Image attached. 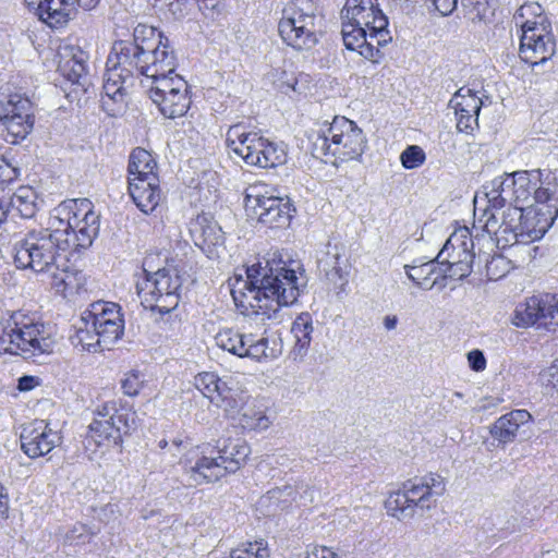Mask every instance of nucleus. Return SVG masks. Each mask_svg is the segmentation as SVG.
Wrapping results in <instances>:
<instances>
[{
	"label": "nucleus",
	"instance_id": "680f3d73",
	"mask_svg": "<svg viewBox=\"0 0 558 558\" xmlns=\"http://www.w3.org/2000/svg\"><path fill=\"white\" fill-rule=\"evenodd\" d=\"M117 507L108 504L101 507L98 511V518L100 521L108 523L112 518H116Z\"/></svg>",
	"mask_w": 558,
	"mask_h": 558
},
{
	"label": "nucleus",
	"instance_id": "2eb2a0df",
	"mask_svg": "<svg viewBox=\"0 0 558 558\" xmlns=\"http://www.w3.org/2000/svg\"><path fill=\"white\" fill-rule=\"evenodd\" d=\"M347 49L357 51L363 58L378 62L383 53L380 48L392 40L388 29V17L379 16L373 25L362 28H351L342 35Z\"/></svg>",
	"mask_w": 558,
	"mask_h": 558
},
{
	"label": "nucleus",
	"instance_id": "49530a36",
	"mask_svg": "<svg viewBox=\"0 0 558 558\" xmlns=\"http://www.w3.org/2000/svg\"><path fill=\"white\" fill-rule=\"evenodd\" d=\"M425 151L417 145L408 146L400 155L401 165L405 169H416L424 163Z\"/></svg>",
	"mask_w": 558,
	"mask_h": 558
},
{
	"label": "nucleus",
	"instance_id": "c85d7f7f",
	"mask_svg": "<svg viewBox=\"0 0 558 558\" xmlns=\"http://www.w3.org/2000/svg\"><path fill=\"white\" fill-rule=\"evenodd\" d=\"M511 181V174L505 173L483 185V191L488 202L486 215L489 210L502 209L507 205L514 204V192Z\"/></svg>",
	"mask_w": 558,
	"mask_h": 558
},
{
	"label": "nucleus",
	"instance_id": "9d476101",
	"mask_svg": "<svg viewBox=\"0 0 558 558\" xmlns=\"http://www.w3.org/2000/svg\"><path fill=\"white\" fill-rule=\"evenodd\" d=\"M226 143L230 151L241 157L248 166L267 169L287 161L283 145L268 141L258 132L246 131L243 123L229 128Z\"/></svg>",
	"mask_w": 558,
	"mask_h": 558
},
{
	"label": "nucleus",
	"instance_id": "2f4dec72",
	"mask_svg": "<svg viewBox=\"0 0 558 558\" xmlns=\"http://www.w3.org/2000/svg\"><path fill=\"white\" fill-rule=\"evenodd\" d=\"M313 331L314 326L312 315L308 312H303L298 315L291 327V332L295 338V343L291 351L294 360H303L307 354Z\"/></svg>",
	"mask_w": 558,
	"mask_h": 558
},
{
	"label": "nucleus",
	"instance_id": "4be33fe9",
	"mask_svg": "<svg viewBox=\"0 0 558 558\" xmlns=\"http://www.w3.org/2000/svg\"><path fill=\"white\" fill-rule=\"evenodd\" d=\"M40 20L51 28H60L69 23L76 7L86 11L95 9L100 0H43Z\"/></svg>",
	"mask_w": 558,
	"mask_h": 558
},
{
	"label": "nucleus",
	"instance_id": "0eeeda50",
	"mask_svg": "<svg viewBox=\"0 0 558 558\" xmlns=\"http://www.w3.org/2000/svg\"><path fill=\"white\" fill-rule=\"evenodd\" d=\"M367 140L356 123L345 117L336 116L330 123L316 132L313 141V155L335 157L340 162L357 160L364 154Z\"/></svg>",
	"mask_w": 558,
	"mask_h": 558
},
{
	"label": "nucleus",
	"instance_id": "79ce46f5",
	"mask_svg": "<svg viewBox=\"0 0 558 558\" xmlns=\"http://www.w3.org/2000/svg\"><path fill=\"white\" fill-rule=\"evenodd\" d=\"M298 492L291 485L283 487H276L269 489L265 496L262 497V505H274L276 508L283 509L296 499Z\"/></svg>",
	"mask_w": 558,
	"mask_h": 558
},
{
	"label": "nucleus",
	"instance_id": "3c124183",
	"mask_svg": "<svg viewBox=\"0 0 558 558\" xmlns=\"http://www.w3.org/2000/svg\"><path fill=\"white\" fill-rule=\"evenodd\" d=\"M21 175V168L0 156V184H11Z\"/></svg>",
	"mask_w": 558,
	"mask_h": 558
},
{
	"label": "nucleus",
	"instance_id": "5fc2aeb1",
	"mask_svg": "<svg viewBox=\"0 0 558 558\" xmlns=\"http://www.w3.org/2000/svg\"><path fill=\"white\" fill-rule=\"evenodd\" d=\"M539 378L544 386L558 388V359L539 373Z\"/></svg>",
	"mask_w": 558,
	"mask_h": 558
},
{
	"label": "nucleus",
	"instance_id": "8fccbe9b",
	"mask_svg": "<svg viewBox=\"0 0 558 558\" xmlns=\"http://www.w3.org/2000/svg\"><path fill=\"white\" fill-rule=\"evenodd\" d=\"M144 381V375L138 371H131L125 374V377L121 381L124 395L130 397L137 396L143 388Z\"/></svg>",
	"mask_w": 558,
	"mask_h": 558
},
{
	"label": "nucleus",
	"instance_id": "20e7f679",
	"mask_svg": "<svg viewBox=\"0 0 558 558\" xmlns=\"http://www.w3.org/2000/svg\"><path fill=\"white\" fill-rule=\"evenodd\" d=\"M53 349L54 340L35 318L17 312L0 322V353L37 362L36 357L49 355Z\"/></svg>",
	"mask_w": 558,
	"mask_h": 558
},
{
	"label": "nucleus",
	"instance_id": "0e129e2a",
	"mask_svg": "<svg viewBox=\"0 0 558 558\" xmlns=\"http://www.w3.org/2000/svg\"><path fill=\"white\" fill-rule=\"evenodd\" d=\"M25 3L29 9H33L36 11L37 15L40 17V14L43 12V0H24Z\"/></svg>",
	"mask_w": 558,
	"mask_h": 558
},
{
	"label": "nucleus",
	"instance_id": "864d4df0",
	"mask_svg": "<svg viewBox=\"0 0 558 558\" xmlns=\"http://www.w3.org/2000/svg\"><path fill=\"white\" fill-rule=\"evenodd\" d=\"M457 116V129L459 132L466 134L473 133L478 128V116L473 113H456Z\"/></svg>",
	"mask_w": 558,
	"mask_h": 558
},
{
	"label": "nucleus",
	"instance_id": "e2e57ef3",
	"mask_svg": "<svg viewBox=\"0 0 558 558\" xmlns=\"http://www.w3.org/2000/svg\"><path fill=\"white\" fill-rule=\"evenodd\" d=\"M37 385V379L34 376L24 375L19 378L17 389L20 391H29Z\"/></svg>",
	"mask_w": 558,
	"mask_h": 558
},
{
	"label": "nucleus",
	"instance_id": "a211bd4d",
	"mask_svg": "<svg viewBox=\"0 0 558 558\" xmlns=\"http://www.w3.org/2000/svg\"><path fill=\"white\" fill-rule=\"evenodd\" d=\"M245 208L252 219L268 228L289 226L292 218V205L289 199L277 196L251 195L245 196Z\"/></svg>",
	"mask_w": 558,
	"mask_h": 558
},
{
	"label": "nucleus",
	"instance_id": "c03bdc74",
	"mask_svg": "<svg viewBox=\"0 0 558 558\" xmlns=\"http://www.w3.org/2000/svg\"><path fill=\"white\" fill-rule=\"evenodd\" d=\"M238 412L241 414L240 422L245 428L266 429L269 426V421L262 411H255L252 408H241Z\"/></svg>",
	"mask_w": 558,
	"mask_h": 558
},
{
	"label": "nucleus",
	"instance_id": "72a5a7b5",
	"mask_svg": "<svg viewBox=\"0 0 558 558\" xmlns=\"http://www.w3.org/2000/svg\"><path fill=\"white\" fill-rule=\"evenodd\" d=\"M97 416H108L109 420L114 423L113 427L119 433L121 440L123 436L130 435L135 428V412L125 407L118 408L116 402L102 404L97 410Z\"/></svg>",
	"mask_w": 558,
	"mask_h": 558
},
{
	"label": "nucleus",
	"instance_id": "423d86ee",
	"mask_svg": "<svg viewBox=\"0 0 558 558\" xmlns=\"http://www.w3.org/2000/svg\"><path fill=\"white\" fill-rule=\"evenodd\" d=\"M83 326L76 338L87 351L109 350L123 335L124 318L122 308L113 302L98 301L82 314Z\"/></svg>",
	"mask_w": 558,
	"mask_h": 558
},
{
	"label": "nucleus",
	"instance_id": "bf43d9fd",
	"mask_svg": "<svg viewBox=\"0 0 558 558\" xmlns=\"http://www.w3.org/2000/svg\"><path fill=\"white\" fill-rule=\"evenodd\" d=\"M312 558H341L332 548L326 546H315L310 551Z\"/></svg>",
	"mask_w": 558,
	"mask_h": 558
},
{
	"label": "nucleus",
	"instance_id": "f257e3e1",
	"mask_svg": "<svg viewBox=\"0 0 558 558\" xmlns=\"http://www.w3.org/2000/svg\"><path fill=\"white\" fill-rule=\"evenodd\" d=\"M68 213L63 207H56L47 228L32 229L14 244L16 267L48 274L58 292L72 286L74 274L70 270V256L83 250L68 231L70 222L63 219Z\"/></svg>",
	"mask_w": 558,
	"mask_h": 558
},
{
	"label": "nucleus",
	"instance_id": "ddd939ff",
	"mask_svg": "<svg viewBox=\"0 0 558 558\" xmlns=\"http://www.w3.org/2000/svg\"><path fill=\"white\" fill-rule=\"evenodd\" d=\"M0 123L5 142L17 144L26 138L34 128L31 100L20 94H0Z\"/></svg>",
	"mask_w": 558,
	"mask_h": 558
},
{
	"label": "nucleus",
	"instance_id": "bb28decb",
	"mask_svg": "<svg viewBox=\"0 0 558 558\" xmlns=\"http://www.w3.org/2000/svg\"><path fill=\"white\" fill-rule=\"evenodd\" d=\"M195 388L210 402L230 404L232 389L214 372H202L194 377Z\"/></svg>",
	"mask_w": 558,
	"mask_h": 558
},
{
	"label": "nucleus",
	"instance_id": "6e6552de",
	"mask_svg": "<svg viewBox=\"0 0 558 558\" xmlns=\"http://www.w3.org/2000/svg\"><path fill=\"white\" fill-rule=\"evenodd\" d=\"M250 452V447L242 439L223 440L209 456L193 453L185 461V472L194 485L216 482L240 470Z\"/></svg>",
	"mask_w": 558,
	"mask_h": 558
},
{
	"label": "nucleus",
	"instance_id": "5701e85b",
	"mask_svg": "<svg viewBox=\"0 0 558 558\" xmlns=\"http://www.w3.org/2000/svg\"><path fill=\"white\" fill-rule=\"evenodd\" d=\"M88 56L81 49H71L69 54L62 57L59 71L62 76L76 86L75 92L87 93L92 86V77L87 68Z\"/></svg>",
	"mask_w": 558,
	"mask_h": 558
},
{
	"label": "nucleus",
	"instance_id": "4c0bfd02",
	"mask_svg": "<svg viewBox=\"0 0 558 558\" xmlns=\"http://www.w3.org/2000/svg\"><path fill=\"white\" fill-rule=\"evenodd\" d=\"M245 341H247L246 335L232 328L220 330L215 336V342L218 348L240 359H242L244 353Z\"/></svg>",
	"mask_w": 558,
	"mask_h": 558
},
{
	"label": "nucleus",
	"instance_id": "603ef678",
	"mask_svg": "<svg viewBox=\"0 0 558 558\" xmlns=\"http://www.w3.org/2000/svg\"><path fill=\"white\" fill-rule=\"evenodd\" d=\"M163 3L168 7V11L174 20H182L194 5V0H169Z\"/></svg>",
	"mask_w": 558,
	"mask_h": 558
},
{
	"label": "nucleus",
	"instance_id": "09e8293b",
	"mask_svg": "<svg viewBox=\"0 0 558 558\" xmlns=\"http://www.w3.org/2000/svg\"><path fill=\"white\" fill-rule=\"evenodd\" d=\"M96 534L89 526L76 523L65 534V542L70 545H81L88 543L90 538Z\"/></svg>",
	"mask_w": 558,
	"mask_h": 558
},
{
	"label": "nucleus",
	"instance_id": "c756f323",
	"mask_svg": "<svg viewBox=\"0 0 558 558\" xmlns=\"http://www.w3.org/2000/svg\"><path fill=\"white\" fill-rule=\"evenodd\" d=\"M8 211L16 210L22 218H33L38 210V195L32 186H20L13 193L1 189Z\"/></svg>",
	"mask_w": 558,
	"mask_h": 558
},
{
	"label": "nucleus",
	"instance_id": "de8ad7c7",
	"mask_svg": "<svg viewBox=\"0 0 558 558\" xmlns=\"http://www.w3.org/2000/svg\"><path fill=\"white\" fill-rule=\"evenodd\" d=\"M461 5L472 21H483L489 11V0H461Z\"/></svg>",
	"mask_w": 558,
	"mask_h": 558
},
{
	"label": "nucleus",
	"instance_id": "c9c22d12",
	"mask_svg": "<svg viewBox=\"0 0 558 558\" xmlns=\"http://www.w3.org/2000/svg\"><path fill=\"white\" fill-rule=\"evenodd\" d=\"M113 425L114 423H112L108 416H98L89 424L87 436L93 439L97 446H101L106 441L120 445L122 441Z\"/></svg>",
	"mask_w": 558,
	"mask_h": 558
},
{
	"label": "nucleus",
	"instance_id": "774afa93",
	"mask_svg": "<svg viewBox=\"0 0 558 558\" xmlns=\"http://www.w3.org/2000/svg\"><path fill=\"white\" fill-rule=\"evenodd\" d=\"M216 0H199L198 1V8L199 9H215L216 8Z\"/></svg>",
	"mask_w": 558,
	"mask_h": 558
},
{
	"label": "nucleus",
	"instance_id": "f704fd0d",
	"mask_svg": "<svg viewBox=\"0 0 558 558\" xmlns=\"http://www.w3.org/2000/svg\"><path fill=\"white\" fill-rule=\"evenodd\" d=\"M156 161L144 148L137 147L132 150L130 155L128 172L129 178L138 177V179H145L150 181H157L158 177L154 172L156 168Z\"/></svg>",
	"mask_w": 558,
	"mask_h": 558
},
{
	"label": "nucleus",
	"instance_id": "13d9d810",
	"mask_svg": "<svg viewBox=\"0 0 558 558\" xmlns=\"http://www.w3.org/2000/svg\"><path fill=\"white\" fill-rule=\"evenodd\" d=\"M428 8L433 7L441 15H449L457 7L458 0H425Z\"/></svg>",
	"mask_w": 558,
	"mask_h": 558
},
{
	"label": "nucleus",
	"instance_id": "473e14b6",
	"mask_svg": "<svg viewBox=\"0 0 558 558\" xmlns=\"http://www.w3.org/2000/svg\"><path fill=\"white\" fill-rule=\"evenodd\" d=\"M189 85L177 87L173 93L161 96L155 100L160 113L168 119H175L186 113L190 108L191 99L187 95Z\"/></svg>",
	"mask_w": 558,
	"mask_h": 558
},
{
	"label": "nucleus",
	"instance_id": "a18cd8bd",
	"mask_svg": "<svg viewBox=\"0 0 558 558\" xmlns=\"http://www.w3.org/2000/svg\"><path fill=\"white\" fill-rule=\"evenodd\" d=\"M486 277L488 280H499L510 270V262L500 254L494 255L486 262Z\"/></svg>",
	"mask_w": 558,
	"mask_h": 558
},
{
	"label": "nucleus",
	"instance_id": "f3484780",
	"mask_svg": "<svg viewBox=\"0 0 558 558\" xmlns=\"http://www.w3.org/2000/svg\"><path fill=\"white\" fill-rule=\"evenodd\" d=\"M58 207L65 208L69 213L64 219L70 222L69 233L78 242L82 248H88L97 238L100 228V216L93 210V204L87 198L71 199Z\"/></svg>",
	"mask_w": 558,
	"mask_h": 558
},
{
	"label": "nucleus",
	"instance_id": "9b49d317",
	"mask_svg": "<svg viewBox=\"0 0 558 558\" xmlns=\"http://www.w3.org/2000/svg\"><path fill=\"white\" fill-rule=\"evenodd\" d=\"M316 11L313 0L289 1L278 24L282 40L296 50L313 48L317 43Z\"/></svg>",
	"mask_w": 558,
	"mask_h": 558
},
{
	"label": "nucleus",
	"instance_id": "a878e982",
	"mask_svg": "<svg viewBox=\"0 0 558 558\" xmlns=\"http://www.w3.org/2000/svg\"><path fill=\"white\" fill-rule=\"evenodd\" d=\"M129 193L137 208L148 215L160 202L159 180L154 182L138 177L129 178Z\"/></svg>",
	"mask_w": 558,
	"mask_h": 558
},
{
	"label": "nucleus",
	"instance_id": "f8f14e48",
	"mask_svg": "<svg viewBox=\"0 0 558 558\" xmlns=\"http://www.w3.org/2000/svg\"><path fill=\"white\" fill-rule=\"evenodd\" d=\"M181 277L175 269H158L149 272L143 269V278L136 282L137 295L141 304L161 315L175 310L180 302Z\"/></svg>",
	"mask_w": 558,
	"mask_h": 558
},
{
	"label": "nucleus",
	"instance_id": "4468645a",
	"mask_svg": "<svg viewBox=\"0 0 558 558\" xmlns=\"http://www.w3.org/2000/svg\"><path fill=\"white\" fill-rule=\"evenodd\" d=\"M512 324L519 328L536 326L537 329L555 330L558 327V296L533 295L517 306Z\"/></svg>",
	"mask_w": 558,
	"mask_h": 558
},
{
	"label": "nucleus",
	"instance_id": "a19ab883",
	"mask_svg": "<svg viewBox=\"0 0 558 558\" xmlns=\"http://www.w3.org/2000/svg\"><path fill=\"white\" fill-rule=\"evenodd\" d=\"M464 259L458 262H450L444 266H439V276L441 279H457L463 280L472 272V267L475 258L474 253H462Z\"/></svg>",
	"mask_w": 558,
	"mask_h": 558
},
{
	"label": "nucleus",
	"instance_id": "f03ea898",
	"mask_svg": "<svg viewBox=\"0 0 558 558\" xmlns=\"http://www.w3.org/2000/svg\"><path fill=\"white\" fill-rule=\"evenodd\" d=\"M245 272L244 289L268 318H275L282 306L293 305L306 288L307 280L301 263L284 260L278 252L265 258L264 265L258 262L248 266Z\"/></svg>",
	"mask_w": 558,
	"mask_h": 558
},
{
	"label": "nucleus",
	"instance_id": "58836bf2",
	"mask_svg": "<svg viewBox=\"0 0 558 558\" xmlns=\"http://www.w3.org/2000/svg\"><path fill=\"white\" fill-rule=\"evenodd\" d=\"M527 207L520 204L508 205V208L502 211L501 225L499 229H502L504 233L512 232L517 236L519 233L523 234V222L526 218Z\"/></svg>",
	"mask_w": 558,
	"mask_h": 558
},
{
	"label": "nucleus",
	"instance_id": "39448f33",
	"mask_svg": "<svg viewBox=\"0 0 558 558\" xmlns=\"http://www.w3.org/2000/svg\"><path fill=\"white\" fill-rule=\"evenodd\" d=\"M521 27L519 56L532 66L545 63L556 53V37L551 22L538 3L524 4L514 14Z\"/></svg>",
	"mask_w": 558,
	"mask_h": 558
},
{
	"label": "nucleus",
	"instance_id": "6e6d98bb",
	"mask_svg": "<svg viewBox=\"0 0 558 558\" xmlns=\"http://www.w3.org/2000/svg\"><path fill=\"white\" fill-rule=\"evenodd\" d=\"M331 258L333 259L332 263L322 259L319 260V265H331V269L324 268V271L328 280L336 282L337 279H340L342 277V269L338 266L339 253H335Z\"/></svg>",
	"mask_w": 558,
	"mask_h": 558
},
{
	"label": "nucleus",
	"instance_id": "ea45409f",
	"mask_svg": "<svg viewBox=\"0 0 558 558\" xmlns=\"http://www.w3.org/2000/svg\"><path fill=\"white\" fill-rule=\"evenodd\" d=\"M450 105L454 108V112L480 114L483 100L473 93L472 89L461 87L451 98Z\"/></svg>",
	"mask_w": 558,
	"mask_h": 558
},
{
	"label": "nucleus",
	"instance_id": "e433bc0d",
	"mask_svg": "<svg viewBox=\"0 0 558 558\" xmlns=\"http://www.w3.org/2000/svg\"><path fill=\"white\" fill-rule=\"evenodd\" d=\"M407 277L415 283L417 287H423V283L426 282L434 274H438L435 280L430 283L427 290H430L434 286H436L439 281V265L436 260V257L432 260L425 263H414L412 265L404 266Z\"/></svg>",
	"mask_w": 558,
	"mask_h": 558
},
{
	"label": "nucleus",
	"instance_id": "7c9ffc66",
	"mask_svg": "<svg viewBox=\"0 0 558 558\" xmlns=\"http://www.w3.org/2000/svg\"><path fill=\"white\" fill-rule=\"evenodd\" d=\"M177 66V57L173 52V66L169 71L149 73L146 78L149 82L147 86L148 96L151 100H155L161 96L173 93L177 90V87H185L187 83L180 76L173 75Z\"/></svg>",
	"mask_w": 558,
	"mask_h": 558
},
{
	"label": "nucleus",
	"instance_id": "dca6fc26",
	"mask_svg": "<svg viewBox=\"0 0 558 558\" xmlns=\"http://www.w3.org/2000/svg\"><path fill=\"white\" fill-rule=\"evenodd\" d=\"M558 169L548 171L545 175L541 169L514 171L511 183L514 192V203L529 206L531 203L544 202L558 189L556 181Z\"/></svg>",
	"mask_w": 558,
	"mask_h": 558
},
{
	"label": "nucleus",
	"instance_id": "69168bd1",
	"mask_svg": "<svg viewBox=\"0 0 558 558\" xmlns=\"http://www.w3.org/2000/svg\"><path fill=\"white\" fill-rule=\"evenodd\" d=\"M398 325V317L396 315H387L384 318V326L387 330H392Z\"/></svg>",
	"mask_w": 558,
	"mask_h": 558
},
{
	"label": "nucleus",
	"instance_id": "1a4fd4ad",
	"mask_svg": "<svg viewBox=\"0 0 558 558\" xmlns=\"http://www.w3.org/2000/svg\"><path fill=\"white\" fill-rule=\"evenodd\" d=\"M446 490L444 478L435 473L408 480L402 488L391 493L385 502L387 512L398 520L411 519L416 509L429 510Z\"/></svg>",
	"mask_w": 558,
	"mask_h": 558
},
{
	"label": "nucleus",
	"instance_id": "37998d69",
	"mask_svg": "<svg viewBox=\"0 0 558 558\" xmlns=\"http://www.w3.org/2000/svg\"><path fill=\"white\" fill-rule=\"evenodd\" d=\"M247 341H245L244 353L242 354V359L248 357L254 361H262L267 359H274L277 356L279 350L276 348L275 341L274 347L269 351H265L263 349V344H259L257 341L253 340L252 335H246Z\"/></svg>",
	"mask_w": 558,
	"mask_h": 558
},
{
	"label": "nucleus",
	"instance_id": "052dcab7",
	"mask_svg": "<svg viewBox=\"0 0 558 558\" xmlns=\"http://www.w3.org/2000/svg\"><path fill=\"white\" fill-rule=\"evenodd\" d=\"M9 495L7 488L0 484V520L9 517Z\"/></svg>",
	"mask_w": 558,
	"mask_h": 558
},
{
	"label": "nucleus",
	"instance_id": "6ab92c4d",
	"mask_svg": "<svg viewBox=\"0 0 558 558\" xmlns=\"http://www.w3.org/2000/svg\"><path fill=\"white\" fill-rule=\"evenodd\" d=\"M21 448L31 459L48 454L61 442V436L44 421H37L23 427L20 435Z\"/></svg>",
	"mask_w": 558,
	"mask_h": 558
},
{
	"label": "nucleus",
	"instance_id": "393cba45",
	"mask_svg": "<svg viewBox=\"0 0 558 558\" xmlns=\"http://www.w3.org/2000/svg\"><path fill=\"white\" fill-rule=\"evenodd\" d=\"M532 421L529 411L520 409L501 415L489 428L492 437L499 442L514 441L515 437L524 433V427Z\"/></svg>",
	"mask_w": 558,
	"mask_h": 558
},
{
	"label": "nucleus",
	"instance_id": "7ed1b4c3",
	"mask_svg": "<svg viewBox=\"0 0 558 558\" xmlns=\"http://www.w3.org/2000/svg\"><path fill=\"white\" fill-rule=\"evenodd\" d=\"M113 65L129 78L169 71L173 48L168 37L153 26L138 24L131 39L113 43L107 65Z\"/></svg>",
	"mask_w": 558,
	"mask_h": 558
},
{
	"label": "nucleus",
	"instance_id": "aec40b11",
	"mask_svg": "<svg viewBox=\"0 0 558 558\" xmlns=\"http://www.w3.org/2000/svg\"><path fill=\"white\" fill-rule=\"evenodd\" d=\"M379 16H386L379 9L378 0H345L341 11V35L351 28H362L373 25Z\"/></svg>",
	"mask_w": 558,
	"mask_h": 558
},
{
	"label": "nucleus",
	"instance_id": "cd10ccee",
	"mask_svg": "<svg viewBox=\"0 0 558 558\" xmlns=\"http://www.w3.org/2000/svg\"><path fill=\"white\" fill-rule=\"evenodd\" d=\"M474 243L468 228L454 231L445 242L442 248L436 256L439 266L458 262L463 258L462 253H474Z\"/></svg>",
	"mask_w": 558,
	"mask_h": 558
},
{
	"label": "nucleus",
	"instance_id": "338daca9",
	"mask_svg": "<svg viewBox=\"0 0 558 558\" xmlns=\"http://www.w3.org/2000/svg\"><path fill=\"white\" fill-rule=\"evenodd\" d=\"M8 214L9 211L7 208L5 199L3 198L2 192L0 191V225L5 221Z\"/></svg>",
	"mask_w": 558,
	"mask_h": 558
},
{
	"label": "nucleus",
	"instance_id": "4d7b16f0",
	"mask_svg": "<svg viewBox=\"0 0 558 558\" xmlns=\"http://www.w3.org/2000/svg\"><path fill=\"white\" fill-rule=\"evenodd\" d=\"M468 362L470 368L474 372H482L486 368L485 355L478 349H474L468 353Z\"/></svg>",
	"mask_w": 558,
	"mask_h": 558
},
{
	"label": "nucleus",
	"instance_id": "b1692460",
	"mask_svg": "<svg viewBox=\"0 0 558 558\" xmlns=\"http://www.w3.org/2000/svg\"><path fill=\"white\" fill-rule=\"evenodd\" d=\"M190 233L194 244L209 257L215 254L218 246L223 244L225 238L221 228L216 221L205 215H199L190 225Z\"/></svg>",
	"mask_w": 558,
	"mask_h": 558
},
{
	"label": "nucleus",
	"instance_id": "412c9836",
	"mask_svg": "<svg viewBox=\"0 0 558 558\" xmlns=\"http://www.w3.org/2000/svg\"><path fill=\"white\" fill-rule=\"evenodd\" d=\"M128 81H132L111 65L107 69V73L102 84L101 107L111 117L121 113L125 105Z\"/></svg>",
	"mask_w": 558,
	"mask_h": 558
}]
</instances>
